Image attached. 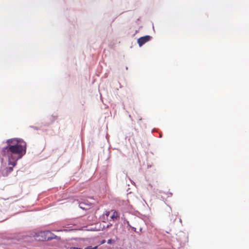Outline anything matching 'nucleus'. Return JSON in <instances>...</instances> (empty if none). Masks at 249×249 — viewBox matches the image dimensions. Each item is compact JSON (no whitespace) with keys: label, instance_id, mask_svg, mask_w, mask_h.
I'll use <instances>...</instances> for the list:
<instances>
[{"label":"nucleus","instance_id":"1a4fd4ad","mask_svg":"<svg viewBox=\"0 0 249 249\" xmlns=\"http://www.w3.org/2000/svg\"><path fill=\"white\" fill-rule=\"evenodd\" d=\"M71 249H81L79 248L72 247V248H71Z\"/></svg>","mask_w":249,"mask_h":249},{"label":"nucleus","instance_id":"9b49d317","mask_svg":"<svg viewBox=\"0 0 249 249\" xmlns=\"http://www.w3.org/2000/svg\"><path fill=\"white\" fill-rule=\"evenodd\" d=\"M105 243V240H103V241H102L101 242V244H104Z\"/></svg>","mask_w":249,"mask_h":249},{"label":"nucleus","instance_id":"9d476101","mask_svg":"<svg viewBox=\"0 0 249 249\" xmlns=\"http://www.w3.org/2000/svg\"><path fill=\"white\" fill-rule=\"evenodd\" d=\"M110 213V212H107V213H106V215H107V216H108L109 215Z\"/></svg>","mask_w":249,"mask_h":249},{"label":"nucleus","instance_id":"f257e3e1","mask_svg":"<svg viewBox=\"0 0 249 249\" xmlns=\"http://www.w3.org/2000/svg\"><path fill=\"white\" fill-rule=\"evenodd\" d=\"M6 142L7 146L2 149L0 154L8 158L9 165L15 166L17 161L26 153V143L20 139H8Z\"/></svg>","mask_w":249,"mask_h":249},{"label":"nucleus","instance_id":"20e7f679","mask_svg":"<svg viewBox=\"0 0 249 249\" xmlns=\"http://www.w3.org/2000/svg\"><path fill=\"white\" fill-rule=\"evenodd\" d=\"M113 212L112 214L110 216L111 219L113 221L117 219V218L119 217V214L116 211H112Z\"/></svg>","mask_w":249,"mask_h":249},{"label":"nucleus","instance_id":"7ed1b4c3","mask_svg":"<svg viewBox=\"0 0 249 249\" xmlns=\"http://www.w3.org/2000/svg\"><path fill=\"white\" fill-rule=\"evenodd\" d=\"M151 38V37L150 36H142L138 39L137 42L139 46L141 47L144 43L149 41Z\"/></svg>","mask_w":249,"mask_h":249},{"label":"nucleus","instance_id":"0eeeda50","mask_svg":"<svg viewBox=\"0 0 249 249\" xmlns=\"http://www.w3.org/2000/svg\"><path fill=\"white\" fill-rule=\"evenodd\" d=\"M98 248V246H95L94 247H92L91 246L88 247L87 248H85V249H97Z\"/></svg>","mask_w":249,"mask_h":249},{"label":"nucleus","instance_id":"f03ea898","mask_svg":"<svg viewBox=\"0 0 249 249\" xmlns=\"http://www.w3.org/2000/svg\"><path fill=\"white\" fill-rule=\"evenodd\" d=\"M51 232L49 231H41L38 233L37 237L38 239L37 240L40 241H49L53 239H56L57 236L53 235V236H50Z\"/></svg>","mask_w":249,"mask_h":249},{"label":"nucleus","instance_id":"39448f33","mask_svg":"<svg viewBox=\"0 0 249 249\" xmlns=\"http://www.w3.org/2000/svg\"><path fill=\"white\" fill-rule=\"evenodd\" d=\"M14 166H13V165H12V167H7L6 169H5V170H6V172L7 173H10L12 171H13V168L14 167ZM6 175H7V174H6Z\"/></svg>","mask_w":249,"mask_h":249},{"label":"nucleus","instance_id":"6e6552de","mask_svg":"<svg viewBox=\"0 0 249 249\" xmlns=\"http://www.w3.org/2000/svg\"><path fill=\"white\" fill-rule=\"evenodd\" d=\"M111 243H112V240H111V239H109V240H107V243L108 244H111Z\"/></svg>","mask_w":249,"mask_h":249},{"label":"nucleus","instance_id":"423d86ee","mask_svg":"<svg viewBox=\"0 0 249 249\" xmlns=\"http://www.w3.org/2000/svg\"><path fill=\"white\" fill-rule=\"evenodd\" d=\"M85 203L83 202H80V203H79V204L80 208H81L83 210L87 209L88 208L85 207Z\"/></svg>","mask_w":249,"mask_h":249}]
</instances>
